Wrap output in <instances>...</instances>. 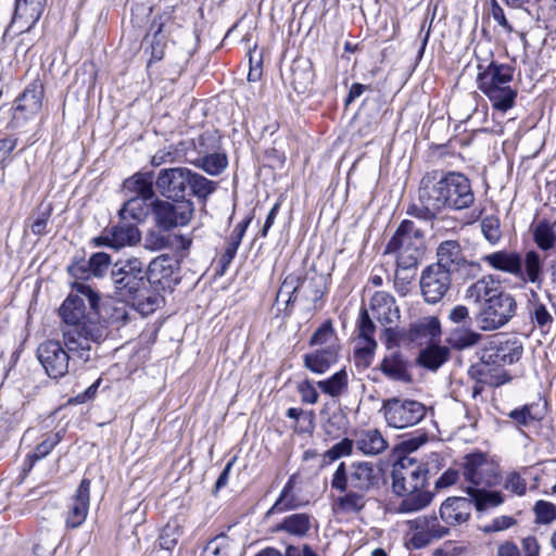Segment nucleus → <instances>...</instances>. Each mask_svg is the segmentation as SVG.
I'll use <instances>...</instances> for the list:
<instances>
[{
    "label": "nucleus",
    "mask_w": 556,
    "mask_h": 556,
    "mask_svg": "<svg viewBox=\"0 0 556 556\" xmlns=\"http://www.w3.org/2000/svg\"><path fill=\"white\" fill-rule=\"evenodd\" d=\"M419 203L412 204L407 214L431 220L445 208L463 210L469 207L475 195L466 176L457 172H427L419 182Z\"/></svg>",
    "instance_id": "1"
},
{
    "label": "nucleus",
    "mask_w": 556,
    "mask_h": 556,
    "mask_svg": "<svg viewBox=\"0 0 556 556\" xmlns=\"http://www.w3.org/2000/svg\"><path fill=\"white\" fill-rule=\"evenodd\" d=\"M99 300V295L89 286L76 283L75 293H70L59 309L61 318L67 325L63 329L64 345L74 357L83 362L89 361L92 343H99L103 339L101 327L85 321L86 301L90 308L97 309Z\"/></svg>",
    "instance_id": "2"
},
{
    "label": "nucleus",
    "mask_w": 556,
    "mask_h": 556,
    "mask_svg": "<svg viewBox=\"0 0 556 556\" xmlns=\"http://www.w3.org/2000/svg\"><path fill=\"white\" fill-rule=\"evenodd\" d=\"M111 279L115 293L124 301H132L142 311L152 312L159 304V298L151 292L149 277L143 261L131 257L114 264Z\"/></svg>",
    "instance_id": "3"
},
{
    "label": "nucleus",
    "mask_w": 556,
    "mask_h": 556,
    "mask_svg": "<svg viewBox=\"0 0 556 556\" xmlns=\"http://www.w3.org/2000/svg\"><path fill=\"white\" fill-rule=\"evenodd\" d=\"M477 76L480 91L489 99L492 108L502 113L510 110L516 102L517 90L511 87L514 68L508 64L490 62L478 65Z\"/></svg>",
    "instance_id": "4"
},
{
    "label": "nucleus",
    "mask_w": 556,
    "mask_h": 556,
    "mask_svg": "<svg viewBox=\"0 0 556 556\" xmlns=\"http://www.w3.org/2000/svg\"><path fill=\"white\" fill-rule=\"evenodd\" d=\"M381 470L371 462H353L349 466L340 463L331 478V488L344 491L349 488L370 493L379 488Z\"/></svg>",
    "instance_id": "5"
},
{
    "label": "nucleus",
    "mask_w": 556,
    "mask_h": 556,
    "mask_svg": "<svg viewBox=\"0 0 556 556\" xmlns=\"http://www.w3.org/2000/svg\"><path fill=\"white\" fill-rule=\"evenodd\" d=\"M386 253H395L397 266L415 268L424 254V233L410 220H403L389 241Z\"/></svg>",
    "instance_id": "6"
},
{
    "label": "nucleus",
    "mask_w": 556,
    "mask_h": 556,
    "mask_svg": "<svg viewBox=\"0 0 556 556\" xmlns=\"http://www.w3.org/2000/svg\"><path fill=\"white\" fill-rule=\"evenodd\" d=\"M380 412L389 427L401 430L418 425L427 408L419 401L393 396L382 401Z\"/></svg>",
    "instance_id": "7"
},
{
    "label": "nucleus",
    "mask_w": 556,
    "mask_h": 556,
    "mask_svg": "<svg viewBox=\"0 0 556 556\" xmlns=\"http://www.w3.org/2000/svg\"><path fill=\"white\" fill-rule=\"evenodd\" d=\"M517 302L505 292L489 303L482 304L476 315V323L482 331H494L504 327L515 315Z\"/></svg>",
    "instance_id": "8"
},
{
    "label": "nucleus",
    "mask_w": 556,
    "mask_h": 556,
    "mask_svg": "<svg viewBox=\"0 0 556 556\" xmlns=\"http://www.w3.org/2000/svg\"><path fill=\"white\" fill-rule=\"evenodd\" d=\"M428 473L426 465L405 457L393 466L392 490L395 494H406L424 489L428 483Z\"/></svg>",
    "instance_id": "9"
},
{
    "label": "nucleus",
    "mask_w": 556,
    "mask_h": 556,
    "mask_svg": "<svg viewBox=\"0 0 556 556\" xmlns=\"http://www.w3.org/2000/svg\"><path fill=\"white\" fill-rule=\"evenodd\" d=\"M193 203L190 200H154L151 202V214L155 226L172 229L187 225L193 215Z\"/></svg>",
    "instance_id": "10"
},
{
    "label": "nucleus",
    "mask_w": 556,
    "mask_h": 556,
    "mask_svg": "<svg viewBox=\"0 0 556 556\" xmlns=\"http://www.w3.org/2000/svg\"><path fill=\"white\" fill-rule=\"evenodd\" d=\"M45 96L43 84L39 79H34L16 98L14 102L13 123L15 126H22L25 122L35 118L42 109Z\"/></svg>",
    "instance_id": "11"
},
{
    "label": "nucleus",
    "mask_w": 556,
    "mask_h": 556,
    "mask_svg": "<svg viewBox=\"0 0 556 556\" xmlns=\"http://www.w3.org/2000/svg\"><path fill=\"white\" fill-rule=\"evenodd\" d=\"M59 341H47L39 345L37 356L49 377L58 379L68 372L70 354Z\"/></svg>",
    "instance_id": "12"
},
{
    "label": "nucleus",
    "mask_w": 556,
    "mask_h": 556,
    "mask_svg": "<svg viewBox=\"0 0 556 556\" xmlns=\"http://www.w3.org/2000/svg\"><path fill=\"white\" fill-rule=\"evenodd\" d=\"M464 477L475 485L492 486L498 482L497 466L482 453L469 454L465 458Z\"/></svg>",
    "instance_id": "13"
},
{
    "label": "nucleus",
    "mask_w": 556,
    "mask_h": 556,
    "mask_svg": "<svg viewBox=\"0 0 556 556\" xmlns=\"http://www.w3.org/2000/svg\"><path fill=\"white\" fill-rule=\"evenodd\" d=\"M451 274L434 265H429L420 277L421 294L427 303L440 302L451 287Z\"/></svg>",
    "instance_id": "14"
},
{
    "label": "nucleus",
    "mask_w": 556,
    "mask_h": 556,
    "mask_svg": "<svg viewBox=\"0 0 556 556\" xmlns=\"http://www.w3.org/2000/svg\"><path fill=\"white\" fill-rule=\"evenodd\" d=\"M189 179L190 170L187 168H166L159 173L155 185L164 197L176 201L186 200Z\"/></svg>",
    "instance_id": "15"
},
{
    "label": "nucleus",
    "mask_w": 556,
    "mask_h": 556,
    "mask_svg": "<svg viewBox=\"0 0 556 556\" xmlns=\"http://www.w3.org/2000/svg\"><path fill=\"white\" fill-rule=\"evenodd\" d=\"M408 527L414 531L410 542L416 548L425 547L433 540L441 539L448 533V528L441 526L435 516H422L409 520Z\"/></svg>",
    "instance_id": "16"
},
{
    "label": "nucleus",
    "mask_w": 556,
    "mask_h": 556,
    "mask_svg": "<svg viewBox=\"0 0 556 556\" xmlns=\"http://www.w3.org/2000/svg\"><path fill=\"white\" fill-rule=\"evenodd\" d=\"M437 257L438 261L433 265L446 270L451 275L467 265L479 267L478 264L466 261L460 244L456 240L441 242L437 249Z\"/></svg>",
    "instance_id": "17"
},
{
    "label": "nucleus",
    "mask_w": 556,
    "mask_h": 556,
    "mask_svg": "<svg viewBox=\"0 0 556 556\" xmlns=\"http://www.w3.org/2000/svg\"><path fill=\"white\" fill-rule=\"evenodd\" d=\"M90 484L89 479H83L73 495L66 516V526L68 528H78L86 520L90 503Z\"/></svg>",
    "instance_id": "18"
},
{
    "label": "nucleus",
    "mask_w": 556,
    "mask_h": 556,
    "mask_svg": "<svg viewBox=\"0 0 556 556\" xmlns=\"http://www.w3.org/2000/svg\"><path fill=\"white\" fill-rule=\"evenodd\" d=\"M46 0H15L12 25L17 26L20 33L29 31L39 21Z\"/></svg>",
    "instance_id": "19"
},
{
    "label": "nucleus",
    "mask_w": 556,
    "mask_h": 556,
    "mask_svg": "<svg viewBox=\"0 0 556 556\" xmlns=\"http://www.w3.org/2000/svg\"><path fill=\"white\" fill-rule=\"evenodd\" d=\"M369 308L374 317L384 326L396 324L400 319V309L395 304V299L388 292H375L370 299Z\"/></svg>",
    "instance_id": "20"
},
{
    "label": "nucleus",
    "mask_w": 556,
    "mask_h": 556,
    "mask_svg": "<svg viewBox=\"0 0 556 556\" xmlns=\"http://www.w3.org/2000/svg\"><path fill=\"white\" fill-rule=\"evenodd\" d=\"M472 509V501L466 497H448L440 507V517L448 526L466 522Z\"/></svg>",
    "instance_id": "21"
},
{
    "label": "nucleus",
    "mask_w": 556,
    "mask_h": 556,
    "mask_svg": "<svg viewBox=\"0 0 556 556\" xmlns=\"http://www.w3.org/2000/svg\"><path fill=\"white\" fill-rule=\"evenodd\" d=\"M505 293L492 275H486L471 283L465 292L466 300L472 303H489Z\"/></svg>",
    "instance_id": "22"
},
{
    "label": "nucleus",
    "mask_w": 556,
    "mask_h": 556,
    "mask_svg": "<svg viewBox=\"0 0 556 556\" xmlns=\"http://www.w3.org/2000/svg\"><path fill=\"white\" fill-rule=\"evenodd\" d=\"M517 278L523 283H532L541 288L543 283V258L534 250L527 251L520 256L519 273Z\"/></svg>",
    "instance_id": "23"
},
{
    "label": "nucleus",
    "mask_w": 556,
    "mask_h": 556,
    "mask_svg": "<svg viewBox=\"0 0 556 556\" xmlns=\"http://www.w3.org/2000/svg\"><path fill=\"white\" fill-rule=\"evenodd\" d=\"M379 369L390 380L404 383L412 382L408 359L397 351L391 352L383 357Z\"/></svg>",
    "instance_id": "24"
},
{
    "label": "nucleus",
    "mask_w": 556,
    "mask_h": 556,
    "mask_svg": "<svg viewBox=\"0 0 556 556\" xmlns=\"http://www.w3.org/2000/svg\"><path fill=\"white\" fill-rule=\"evenodd\" d=\"M337 497L333 503V508L338 514L342 515H356L359 514L368 502V493L361 492L359 490L349 488Z\"/></svg>",
    "instance_id": "25"
},
{
    "label": "nucleus",
    "mask_w": 556,
    "mask_h": 556,
    "mask_svg": "<svg viewBox=\"0 0 556 556\" xmlns=\"http://www.w3.org/2000/svg\"><path fill=\"white\" fill-rule=\"evenodd\" d=\"M521 254L516 251L501 250L482 256V261L495 270L517 278Z\"/></svg>",
    "instance_id": "26"
},
{
    "label": "nucleus",
    "mask_w": 556,
    "mask_h": 556,
    "mask_svg": "<svg viewBox=\"0 0 556 556\" xmlns=\"http://www.w3.org/2000/svg\"><path fill=\"white\" fill-rule=\"evenodd\" d=\"M355 446L364 455H379L388 447V442L378 429H364L356 433Z\"/></svg>",
    "instance_id": "27"
},
{
    "label": "nucleus",
    "mask_w": 556,
    "mask_h": 556,
    "mask_svg": "<svg viewBox=\"0 0 556 556\" xmlns=\"http://www.w3.org/2000/svg\"><path fill=\"white\" fill-rule=\"evenodd\" d=\"M169 20V16L166 14L157 15L153 18L149 35L152 36L151 40V59L149 60V65L152 62L161 61L164 58L165 47H166V35L164 34V27Z\"/></svg>",
    "instance_id": "28"
},
{
    "label": "nucleus",
    "mask_w": 556,
    "mask_h": 556,
    "mask_svg": "<svg viewBox=\"0 0 556 556\" xmlns=\"http://www.w3.org/2000/svg\"><path fill=\"white\" fill-rule=\"evenodd\" d=\"M177 269V264L167 254H162L154 257L146 267L149 277V287L151 282L162 283L164 280H169Z\"/></svg>",
    "instance_id": "29"
},
{
    "label": "nucleus",
    "mask_w": 556,
    "mask_h": 556,
    "mask_svg": "<svg viewBox=\"0 0 556 556\" xmlns=\"http://www.w3.org/2000/svg\"><path fill=\"white\" fill-rule=\"evenodd\" d=\"M338 349H317L305 354L304 364L307 369L315 374H324L338 359Z\"/></svg>",
    "instance_id": "30"
},
{
    "label": "nucleus",
    "mask_w": 556,
    "mask_h": 556,
    "mask_svg": "<svg viewBox=\"0 0 556 556\" xmlns=\"http://www.w3.org/2000/svg\"><path fill=\"white\" fill-rule=\"evenodd\" d=\"M148 200L142 197H130L118 212L121 220L143 223L151 213V203H147Z\"/></svg>",
    "instance_id": "31"
},
{
    "label": "nucleus",
    "mask_w": 556,
    "mask_h": 556,
    "mask_svg": "<svg viewBox=\"0 0 556 556\" xmlns=\"http://www.w3.org/2000/svg\"><path fill=\"white\" fill-rule=\"evenodd\" d=\"M397 495L403 497L396 508V510L402 514L417 513L429 506L433 498V494L425 488Z\"/></svg>",
    "instance_id": "32"
},
{
    "label": "nucleus",
    "mask_w": 556,
    "mask_h": 556,
    "mask_svg": "<svg viewBox=\"0 0 556 556\" xmlns=\"http://www.w3.org/2000/svg\"><path fill=\"white\" fill-rule=\"evenodd\" d=\"M314 71L308 60L294 61L291 66V85L298 93H304L312 86Z\"/></svg>",
    "instance_id": "33"
},
{
    "label": "nucleus",
    "mask_w": 556,
    "mask_h": 556,
    "mask_svg": "<svg viewBox=\"0 0 556 556\" xmlns=\"http://www.w3.org/2000/svg\"><path fill=\"white\" fill-rule=\"evenodd\" d=\"M450 354L447 346L431 344L420 351L417 362L420 366L434 371L447 362Z\"/></svg>",
    "instance_id": "34"
},
{
    "label": "nucleus",
    "mask_w": 556,
    "mask_h": 556,
    "mask_svg": "<svg viewBox=\"0 0 556 556\" xmlns=\"http://www.w3.org/2000/svg\"><path fill=\"white\" fill-rule=\"evenodd\" d=\"M111 228V240L113 248L118 250L125 247L136 245L141 240V232L136 225L124 224Z\"/></svg>",
    "instance_id": "35"
},
{
    "label": "nucleus",
    "mask_w": 556,
    "mask_h": 556,
    "mask_svg": "<svg viewBox=\"0 0 556 556\" xmlns=\"http://www.w3.org/2000/svg\"><path fill=\"white\" fill-rule=\"evenodd\" d=\"M409 334L412 340L430 339L433 340L441 336V323L435 316H426L419 318L410 325Z\"/></svg>",
    "instance_id": "36"
},
{
    "label": "nucleus",
    "mask_w": 556,
    "mask_h": 556,
    "mask_svg": "<svg viewBox=\"0 0 556 556\" xmlns=\"http://www.w3.org/2000/svg\"><path fill=\"white\" fill-rule=\"evenodd\" d=\"M482 339V334L464 327H457L450 331L446 338V342L454 350L464 351L476 346Z\"/></svg>",
    "instance_id": "37"
},
{
    "label": "nucleus",
    "mask_w": 556,
    "mask_h": 556,
    "mask_svg": "<svg viewBox=\"0 0 556 556\" xmlns=\"http://www.w3.org/2000/svg\"><path fill=\"white\" fill-rule=\"evenodd\" d=\"M125 193L129 197L153 198L152 176L150 174H136L123 184Z\"/></svg>",
    "instance_id": "38"
},
{
    "label": "nucleus",
    "mask_w": 556,
    "mask_h": 556,
    "mask_svg": "<svg viewBox=\"0 0 556 556\" xmlns=\"http://www.w3.org/2000/svg\"><path fill=\"white\" fill-rule=\"evenodd\" d=\"M296 482V477L292 475L288 482L285 484L278 500L273 505V507L268 510L269 514L283 513L287 510H292L302 505L299 496L293 492L294 485Z\"/></svg>",
    "instance_id": "39"
},
{
    "label": "nucleus",
    "mask_w": 556,
    "mask_h": 556,
    "mask_svg": "<svg viewBox=\"0 0 556 556\" xmlns=\"http://www.w3.org/2000/svg\"><path fill=\"white\" fill-rule=\"evenodd\" d=\"M533 239L543 251L556 248V217L554 222L540 220L533 228Z\"/></svg>",
    "instance_id": "40"
},
{
    "label": "nucleus",
    "mask_w": 556,
    "mask_h": 556,
    "mask_svg": "<svg viewBox=\"0 0 556 556\" xmlns=\"http://www.w3.org/2000/svg\"><path fill=\"white\" fill-rule=\"evenodd\" d=\"M467 493L473 501L477 510H486L504 503V496L498 491H489L485 489L467 488Z\"/></svg>",
    "instance_id": "41"
},
{
    "label": "nucleus",
    "mask_w": 556,
    "mask_h": 556,
    "mask_svg": "<svg viewBox=\"0 0 556 556\" xmlns=\"http://www.w3.org/2000/svg\"><path fill=\"white\" fill-rule=\"evenodd\" d=\"M250 220L241 222L239 223L231 235L229 236V239L227 241L226 249L224 253L219 257V265L222 267V273L226 270V268L230 265L232 260L235 258L237 254V250L241 243V240L244 236L245 229L248 227Z\"/></svg>",
    "instance_id": "42"
},
{
    "label": "nucleus",
    "mask_w": 556,
    "mask_h": 556,
    "mask_svg": "<svg viewBox=\"0 0 556 556\" xmlns=\"http://www.w3.org/2000/svg\"><path fill=\"white\" fill-rule=\"evenodd\" d=\"M311 529V517L299 513L286 517L278 526V531L287 532L295 536H304Z\"/></svg>",
    "instance_id": "43"
},
{
    "label": "nucleus",
    "mask_w": 556,
    "mask_h": 556,
    "mask_svg": "<svg viewBox=\"0 0 556 556\" xmlns=\"http://www.w3.org/2000/svg\"><path fill=\"white\" fill-rule=\"evenodd\" d=\"M493 341L497 348V352L502 355V365H510L520 359L523 348L517 338L506 340L495 338Z\"/></svg>",
    "instance_id": "44"
},
{
    "label": "nucleus",
    "mask_w": 556,
    "mask_h": 556,
    "mask_svg": "<svg viewBox=\"0 0 556 556\" xmlns=\"http://www.w3.org/2000/svg\"><path fill=\"white\" fill-rule=\"evenodd\" d=\"M303 286V277L296 274H289L283 279L278 293L277 302L285 301L286 305H292L298 299V292Z\"/></svg>",
    "instance_id": "45"
},
{
    "label": "nucleus",
    "mask_w": 556,
    "mask_h": 556,
    "mask_svg": "<svg viewBox=\"0 0 556 556\" xmlns=\"http://www.w3.org/2000/svg\"><path fill=\"white\" fill-rule=\"evenodd\" d=\"M349 378L344 369L337 371L330 378L317 382V387L331 397L341 396L348 389Z\"/></svg>",
    "instance_id": "46"
},
{
    "label": "nucleus",
    "mask_w": 556,
    "mask_h": 556,
    "mask_svg": "<svg viewBox=\"0 0 556 556\" xmlns=\"http://www.w3.org/2000/svg\"><path fill=\"white\" fill-rule=\"evenodd\" d=\"M52 214L51 204H40L28 217V227L36 236H43L48 232L47 226Z\"/></svg>",
    "instance_id": "47"
},
{
    "label": "nucleus",
    "mask_w": 556,
    "mask_h": 556,
    "mask_svg": "<svg viewBox=\"0 0 556 556\" xmlns=\"http://www.w3.org/2000/svg\"><path fill=\"white\" fill-rule=\"evenodd\" d=\"M184 534V529L178 518L170 519L163 528L159 542L160 546L164 549L170 551L178 543L179 539Z\"/></svg>",
    "instance_id": "48"
},
{
    "label": "nucleus",
    "mask_w": 556,
    "mask_h": 556,
    "mask_svg": "<svg viewBox=\"0 0 556 556\" xmlns=\"http://www.w3.org/2000/svg\"><path fill=\"white\" fill-rule=\"evenodd\" d=\"M311 345H319V349L334 348L339 350L338 338L336 336L332 323L326 320L312 336Z\"/></svg>",
    "instance_id": "49"
},
{
    "label": "nucleus",
    "mask_w": 556,
    "mask_h": 556,
    "mask_svg": "<svg viewBox=\"0 0 556 556\" xmlns=\"http://www.w3.org/2000/svg\"><path fill=\"white\" fill-rule=\"evenodd\" d=\"M169 229H163L157 226L149 229L144 237V248L150 251H161L169 248L172 236L167 233Z\"/></svg>",
    "instance_id": "50"
},
{
    "label": "nucleus",
    "mask_w": 556,
    "mask_h": 556,
    "mask_svg": "<svg viewBox=\"0 0 556 556\" xmlns=\"http://www.w3.org/2000/svg\"><path fill=\"white\" fill-rule=\"evenodd\" d=\"M303 298L312 303L319 301L324 294V279L321 276H304L303 286L301 288Z\"/></svg>",
    "instance_id": "51"
},
{
    "label": "nucleus",
    "mask_w": 556,
    "mask_h": 556,
    "mask_svg": "<svg viewBox=\"0 0 556 556\" xmlns=\"http://www.w3.org/2000/svg\"><path fill=\"white\" fill-rule=\"evenodd\" d=\"M491 365L503 366L502 365V355L500 354V352H497V348L493 340L489 343L488 346H485L482 350L481 356H480V364L472 367L471 369L479 374H483L485 371L486 367L491 366Z\"/></svg>",
    "instance_id": "52"
},
{
    "label": "nucleus",
    "mask_w": 556,
    "mask_h": 556,
    "mask_svg": "<svg viewBox=\"0 0 556 556\" xmlns=\"http://www.w3.org/2000/svg\"><path fill=\"white\" fill-rule=\"evenodd\" d=\"M61 440L62 437L60 432L47 434L43 441L36 446L35 451L27 456V459L30 462V467H33L36 460L46 457Z\"/></svg>",
    "instance_id": "53"
},
{
    "label": "nucleus",
    "mask_w": 556,
    "mask_h": 556,
    "mask_svg": "<svg viewBox=\"0 0 556 556\" xmlns=\"http://www.w3.org/2000/svg\"><path fill=\"white\" fill-rule=\"evenodd\" d=\"M190 184H188V188L192 191L193 194L199 198H205L208 194L213 193L216 189L215 182L208 180L202 175L194 174L190 170Z\"/></svg>",
    "instance_id": "54"
},
{
    "label": "nucleus",
    "mask_w": 556,
    "mask_h": 556,
    "mask_svg": "<svg viewBox=\"0 0 556 556\" xmlns=\"http://www.w3.org/2000/svg\"><path fill=\"white\" fill-rule=\"evenodd\" d=\"M199 165L210 175H218L227 166V157L220 153L205 155L199 160Z\"/></svg>",
    "instance_id": "55"
},
{
    "label": "nucleus",
    "mask_w": 556,
    "mask_h": 556,
    "mask_svg": "<svg viewBox=\"0 0 556 556\" xmlns=\"http://www.w3.org/2000/svg\"><path fill=\"white\" fill-rule=\"evenodd\" d=\"M535 522L539 525H548L556 519V506L547 501L540 500L533 507Z\"/></svg>",
    "instance_id": "56"
},
{
    "label": "nucleus",
    "mask_w": 556,
    "mask_h": 556,
    "mask_svg": "<svg viewBox=\"0 0 556 556\" xmlns=\"http://www.w3.org/2000/svg\"><path fill=\"white\" fill-rule=\"evenodd\" d=\"M535 405H525L521 408L513 409L508 416L517 424L528 426L530 422L540 420L542 417L534 412Z\"/></svg>",
    "instance_id": "57"
},
{
    "label": "nucleus",
    "mask_w": 556,
    "mask_h": 556,
    "mask_svg": "<svg viewBox=\"0 0 556 556\" xmlns=\"http://www.w3.org/2000/svg\"><path fill=\"white\" fill-rule=\"evenodd\" d=\"M112 263L111 256L104 252H98L90 256L89 268L91 273L97 276H103L110 268Z\"/></svg>",
    "instance_id": "58"
},
{
    "label": "nucleus",
    "mask_w": 556,
    "mask_h": 556,
    "mask_svg": "<svg viewBox=\"0 0 556 556\" xmlns=\"http://www.w3.org/2000/svg\"><path fill=\"white\" fill-rule=\"evenodd\" d=\"M481 231L484 238L491 243L496 244L501 237L500 222L495 217H485L481 222Z\"/></svg>",
    "instance_id": "59"
},
{
    "label": "nucleus",
    "mask_w": 556,
    "mask_h": 556,
    "mask_svg": "<svg viewBox=\"0 0 556 556\" xmlns=\"http://www.w3.org/2000/svg\"><path fill=\"white\" fill-rule=\"evenodd\" d=\"M504 489L515 495L522 496L527 491V482L516 471L508 472L504 480Z\"/></svg>",
    "instance_id": "60"
},
{
    "label": "nucleus",
    "mask_w": 556,
    "mask_h": 556,
    "mask_svg": "<svg viewBox=\"0 0 556 556\" xmlns=\"http://www.w3.org/2000/svg\"><path fill=\"white\" fill-rule=\"evenodd\" d=\"M377 348L376 340H362L357 344L355 350V357L364 365L368 366L374 357L375 350Z\"/></svg>",
    "instance_id": "61"
},
{
    "label": "nucleus",
    "mask_w": 556,
    "mask_h": 556,
    "mask_svg": "<svg viewBox=\"0 0 556 556\" xmlns=\"http://www.w3.org/2000/svg\"><path fill=\"white\" fill-rule=\"evenodd\" d=\"M227 536L219 535L211 540L204 547V556H228Z\"/></svg>",
    "instance_id": "62"
},
{
    "label": "nucleus",
    "mask_w": 556,
    "mask_h": 556,
    "mask_svg": "<svg viewBox=\"0 0 556 556\" xmlns=\"http://www.w3.org/2000/svg\"><path fill=\"white\" fill-rule=\"evenodd\" d=\"M531 318L540 328L549 327L554 320L551 313L542 303L534 304Z\"/></svg>",
    "instance_id": "63"
},
{
    "label": "nucleus",
    "mask_w": 556,
    "mask_h": 556,
    "mask_svg": "<svg viewBox=\"0 0 556 556\" xmlns=\"http://www.w3.org/2000/svg\"><path fill=\"white\" fill-rule=\"evenodd\" d=\"M354 443L355 441L343 439L326 452V457H328L330 460H336L342 456L350 455L352 453Z\"/></svg>",
    "instance_id": "64"
}]
</instances>
